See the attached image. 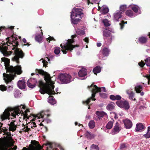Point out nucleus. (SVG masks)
<instances>
[{
  "label": "nucleus",
  "instance_id": "obj_46",
  "mask_svg": "<svg viewBox=\"0 0 150 150\" xmlns=\"http://www.w3.org/2000/svg\"><path fill=\"white\" fill-rule=\"evenodd\" d=\"M6 87L5 85H0V89L1 91H4L6 90Z\"/></svg>",
  "mask_w": 150,
  "mask_h": 150
},
{
  "label": "nucleus",
  "instance_id": "obj_42",
  "mask_svg": "<svg viewBox=\"0 0 150 150\" xmlns=\"http://www.w3.org/2000/svg\"><path fill=\"white\" fill-rule=\"evenodd\" d=\"M99 148L98 146L93 144L91 147V150H99Z\"/></svg>",
  "mask_w": 150,
  "mask_h": 150
},
{
  "label": "nucleus",
  "instance_id": "obj_30",
  "mask_svg": "<svg viewBox=\"0 0 150 150\" xmlns=\"http://www.w3.org/2000/svg\"><path fill=\"white\" fill-rule=\"evenodd\" d=\"M73 16H71V21L72 23L74 24H76L80 22L81 21V19L78 18H73Z\"/></svg>",
  "mask_w": 150,
  "mask_h": 150
},
{
  "label": "nucleus",
  "instance_id": "obj_9",
  "mask_svg": "<svg viewBox=\"0 0 150 150\" xmlns=\"http://www.w3.org/2000/svg\"><path fill=\"white\" fill-rule=\"evenodd\" d=\"M71 76L67 74H61L59 76L60 81L62 83H67L71 81Z\"/></svg>",
  "mask_w": 150,
  "mask_h": 150
},
{
  "label": "nucleus",
  "instance_id": "obj_36",
  "mask_svg": "<svg viewBox=\"0 0 150 150\" xmlns=\"http://www.w3.org/2000/svg\"><path fill=\"white\" fill-rule=\"evenodd\" d=\"M144 136L146 138H149L150 137V127H148L147 133L144 134Z\"/></svg>",
  "mask_w": 150,
  "mask_h": 150
},
{
  "label": "nucleus",
  "instance_id": "obj_12",
  "mask_svg": "<svg viewBox=\"0 0 150 150\" xmlns=\"http://www.w3.org/2000/svg\"><path fill=\"white\" fill-rule=\"evenodd\" d=\"M35 72L39 74L45 76L44 79L46 81L50 82L51 80V78L50 75L47 72L44 71L42 69H36Z\"/></svg>",
  "mask_w": 150,
  "mask_h": 150
},
{
  "label": "nucleus",
  "instance_id": "obj_49",
  "mask_svg": "<svg viewBox=\"0 0 150 150\" xmlns=\"http://www.w3.org/2000/svg\"><path fill=\"white\" fill-rule=\"evenodd\" d=\"M140 67H143L145 64H145V62H144L143 61L141 60L140 62H139L138 63Z\"/></svg>",
  "mask_w": 150,
  "mask_h": 150
},
{
  "label": "nucleus",
  "instance_id": "obj_21",
  "mask_svg": "<svg viewBox=\"0 0 150 150\" xmlns=\"http://www.w3.org/2000/svg\"><path fill=\"white\" fill-rule=\"evenodd\" d=\"M40 31H41V34L36 35L35 37V40L39 42H41L42 39L43 33H42V30H40Z\"/></svg>",
  "mask_w": 150,
  "mask_h": 150
},
{
  "label": "nucleus",
  "instance_id": "obj_29",
  "mask_svg": "<svg viewBox=\"0 0 150 150\" xmlns=\"http://www.w3.org/2000/svg\"><path fill=\"white\" fill-rule=\"evenodd\" d=\"M115 104L114 103H109L106 106V109L109 110H112L115 108Z\"/></svg>",
  "mask_w": 150,
  "mask_h": 150
},
{
  "label": "nucleus",
  "instance_id": "obj_55",
  "mask_svg": "<svg viewBox=\"0 0 150 150\" xmlns=\"http://www.w3.org/2000/svg\"><path fill=\"white\" fill-rule=\"evenodd\" d=\"M43 63V65L44 66H45L46 67L47 66V65L48 64V62L45 60H44L42 61Z\"/></svg>",
  "mask_w": 150,
  "mask_h": 150
},
{
  "label": "nucleus",
  "instance_id": "obj_50",
  "mask_svg": "<svg viewBox=\"0 0 150 150\" xmlns=\"http://www.w3.org/2000/svg\"><path fill=\"white\" fill-rule=\"evenodd\" d=\"M47 40L49 42H50V41L53 40L54 41H56V40L53 37L50 36L48 38H47Z\"/></svg>",
  "mask_w": 150,
  "mask_h": 150
},
{
  "label": "nucleus",
  "instance_id": "obj_13",
  "mask_svg": "<svg viewBox=\"0 0 150 150\" xmlns=\"http://www.w3.org/2000/svg\"><path fill=\"white\" fill-rule=\"evenodd\" d=\"M9 45H8V43L7 44V43L3 44L2 45L1 50V52L4 56H8L12 53V52L11 51L10 52L11 53H10L8 52L7 51V50H8L7 46H9Z\"/></svg>",
  "mask_w": 150,
  "mask_h": 150
},
{
  "label": "nucleus",
  "instance_id": "obj_48",
  "mask_svg": "<svg viewBox=\"0 0 150 150\" xmlns=\"http://www.w3.org/2000/svg\"><path fill=\"white\" fill-rule=\"evenodd\" d=\"M105 25L106 26H109L110 25V24L109 23L108 20H103V21Z\"/></svg>",
  "mask_w": 150,
  "mask_h": 150
},
{
  "label": "nucleus",
  "instance_id": "obj_59",
  "mask_svg": "<svg viewBox=\"0 0 150 150\" xmlns=\"http://www.w3.org/2000/svg\"><path fill=\"white\" fill-rule=\"evenodd\" d=\"M83 40L85 42H86L87 43H88L89 42V39L88 38L86 37Z\"/></svg>",
  "mask_w": 150,
  "mask_h": 150
},
{
  "label": "nucleus",
  "instance_id": "obj_54",
  "mask_svg": "<svg viewBox=\"0 0 150 150\" xmlns=\"http://www.w3.org/2000/svg\"><path fill=\"white\" fill-rule=\"evenodd\" d=\"M98 88H99L100 89V92L101 91H103L105 92H107V91H106L105 87H98Z\"/></svg>",
  "mask_w": 150,
  "mask_h": 150
},
{
  "label": "nucleus",
  "instance_id": "obj_60",
  "mask_svg": "<svg viewBox=\"0 0 150 150\" xmlns=\"http://www.w3.org/2000/svg\"><path fill=\"white\" fill-rule=\"evenodd\" d=\"M102 45L101 43L100 42L98 43H97V45L98 47H100Z\"/></svg>",
  "mask_w": 150,
  "mask_h": 150
},
{
  "label": "nucleus",
  "instance_id": "obj_61",
  "mask_svg": "<svg viewBox=\"0 0 150 150\" xmlns=\"http://www.w3.org/2000/svg\"><path fill=\"white\" fill-rule=\"evenodd\" d=\"M17 148V146H15L12 148V150H16Z\"/></svg>",
  "mask_w": 150,
  "mask_h": 150
},
{
  "label": "nucleus",
  "instance_id": "obj_22",
  "mask_svg": "<svg viewBox=\"0 0 150 150\" xmlns=\"http://www.w3.org/2000/svg\"><path fill=\"white\" fill-rule=\"evenodd\" d=\"M110 50L108 48L105 47L102 50V53L104 56H107L109 55Z\"/></svg>",
  "mask_w": 150,
  "mask_h": 150
},
{
  "label": "nucleus",
  "instance_id": "obj_41",
  "mask_svg": "<svg viewBox=\"0 0 150 150\" xmlns=\"http://www.w3.org/2000/svg\"><path fill=\"white\" fill-rule=\"evenodd\" d=\"M28 126L31 128H33V127H37L35 123L33 122H28Z\"/></svg>",
  "mask_w": 150,
  "mask_h": 150
},
{
  "label": "nucleus",
  "instance_id": "obj_43",
  "mask_svg": "<svg viewBox=\"0 0 150 150\" xmlns=\"http://www.w3.org/2000/svg\"><path fill=\"white\" fill-rule=\"evenodd\" d=\"M145 64L149 67H150V57H148L144 60Z\"/></svg>",
  "mask_w": 150,
  "mask_h": 150
},
{
  "label": "nucleus",
  "instance_id": "obj_33",
  "mask_svg": "<svg viewBox=\"0 0 150 150\" xmlns=\"http://www.w3.org/2000/svg\"><path fill=\"white\" fill-rule=\"evenodd\" d=\"M113 120L109 121L106 125V128L108 129H111L113 126Z\"/></svg>",
  "mask_w": 150,
  "mask_h": 150
},
{
  "label": "nucleus",
  "instance_id": "obj_28",
  "mask_svg": "<svg viewBox=\"0 0 150 150\" xmlns=\"http://www.w3.org/2000/svg\"><path fill=\"white\" fill-rule=\"evenodd\" d=\"M96 114L98 116V117L99 118L100 117H103L105 115H106L107 114L103 111H97L96 112Z\"/></svg>",
  "mask_w": 150,
  "mask_h": 150
},
{
  "label": "nucleus",
  "instance_id": "obj_20",
  "mask_svg": "<svg viewBox=\"0 0 150 150\" xmlns=\"http://www.w3.org/2000/svg\"><path fill=\"white\" fill-rule=\"evenodd\" d=\"M9 126V131L14 132L16 130L17 127V125H15L14 122H11L10 124H8Z\"/></svg>",
  "mask_w": 150,
  "mask_h": 150
},
{
  "label": "nucleus",
  "instance_id": "obj_40",
  "mask_svg": "<svg viewBox=\"0 0 150 150\" xmlns=\"http://www.w3.org/2000/svg\"><path fill=\"white\" fill-rule=\"evenodd\" d=\"M60 52V49L59 47H55L54 48V52L56 54H59Z\"/></svg>",
  "mask_w": 150,
  "mask_h": 150
},
{
  "label": "nucleus",
  "instance_id": "obj_16",
  "mask_svg": "<svg viewBox=\"0 0 150 150\" xmlns=\"http://www.w3.org/2000/svg\"><path fill=\"white\" fill-rule=\"evenodd\" d=\"M124 124L126 129H130L132 125V122L128 119H126L123 121Z\"/></svg>",
  "mask_w": 150,
  "mask_h": 150
},
{
  "label": "nucleus",
  "instance_id": "obj_39",
  "mask_svg": "<svg viewBox=\"0 0 150 150\" xmlns=\"http://www.w3.org/2000/svg\"><path fill=\"white\" fill-rule=\"evenodd\" d=\"M126 14L127 16L131 17L133 15V11L131 10H128L126 12Z\"/></svg>",
  "mask_w": 150,
  "mask_h": 150
},
{
  "label": "nucleus",
  "instance_id": "obj_11",
  "mask_svg": "<svg viewBox=\"0 0 150 150\" xmlns=\"http://www.w3.org/2000/svg\"><path fill=\"white\" fill-rule=\"evenodd\" d=\"M116 104L120 107L125 110H128L130 108V106L128 101L127 100H119L116 102Z\"/></svg>",
  "mask_w": 150,
  "mask_h": 150
},
{
  "label": "nucleus",
  "instance_id": "obj_37",
  "mask_svg": "<svg viewBox=\"0 0 150 150\" xmlns=\"http://www.w3.org/2000/svg\"><path fill=\"white\" fill-rule=\"evenodd\" d=\"M142 86L140 85H139L135 86V89L136 93H139L142 91L141 90L142 89Z\"/></svg>",
  "mask_w": 150,
  "mask_h": 150
},
{
  "label": "nucleus",
  "instance_id": "obj_34",
  "mask_svg": "<svg viewBox=\"0 0 150 150\" xmlns=\"http://www.w3.org/2000/svg\"><path fill=\"white\" fill-rule=\"evenodd\" d=\"M88 126L91 129H93L95 126V124L94 121L93 120H91L88 123Z\"/></svg>",
  "mask_w": 150,
  "mask_h": 150
},
{
  "label": "nucleus",
  "instance_id": "obj_6",
  "mask_svg": "<svg viewBox=\"0 0 150 150\" xmlns=\"http://www.w3.org/2000/svg\"><path fill=\"white\" fill-rule=\"evenodd\" d=\"M88 88L92 93L91 97L88 98L86 100L83 101V103H85L86 105H88L90 102L91 100H96L95 98H93L95 97L96 94L98 92H100V89L96 85H94L92 84L90 86H88Z\"/></svg>",
  "mask_w": 150,
  "mask_h": 150
},
{
  "label": "nucleus",
  "instance_id": "obj_19",
  "mask_svg": "<svg viewBox=\"0 0 150 150\" xmlns=\"http://www.w3.org/2000/svg\"><path fill=\"white\" fill-rule=\"evenodd\" d=\"M17 85L21 89H25L26 86L24 80H19L18 82Z\"/></svg>",
  "mask_w": 150,
  "mask_h": 150
},
{
  "label": "nucleus",
  "instance_id": "obj_25",
  "mask_svg": "<svg viewBox=\"0 0 150 150\" xmlns=\"http://www.w3.org/2000/svg\"><path fill=\"white\" fill-rule=\"evenodd\" d=\"M33 80H34L35 81V83H33V84H32L31 83H30V80H28L27 82V86H28L30 88H33L36 85V83H37V81L35 79H33Z\"/></svg>",
  "mask_w": 150,
  "mask_h": 150
},
{
  "label": "nucleus",
  "instance_id": "obj_3",
  "mask_svg": "<svg viewBox=\"0 0 150 150\" xmlns=\"http://www.w3.org/2000/svg\"><path fill=\"white\" fill-rule=\"evenodd\" d=\"M11 38L12 39L11 41L9 39L10 37H8L6 38L7 42L10 44L12 45V50L14 51V54L15 56L12 58V60L15 61L18 63H19V58H23L25 56V54L23 51L18 48V42L17 41L18 40V38L16 35L15 34H13L11 36Z\"/></svg>",
  "mask_w": 150,
  "mask_h": 150
},
{
  "label": "nucleus",
  "instance_id": "obj_4",
  "mask_svg": "<svg viewBox=\"0 0 150 150\" xmlns=\"http://www.w3.org/2000/svg\"><path fill=\"white\" fill-rule=\"evenodd\" d=\"M39 86L40 87V91L42 94L45 93L50 95L48 100L50 104L54 105L55 103V100L53 98L52 96L51 95H54L56 94L54 90V86L52 84H48L44 83L42 81H39Z\"/></svg>",
  "mask_w": 150,
  "mask_h": 150
},
{
  "label": "nucleus",
  "instance_id": "obj_35",
  "mask_svg": "<svg viewBox=\"0 0 150 150\" xmlns=\"http://www.w3.org/2000/svg\"><path fill=\"white\" fill-rule=\"evenodd\" d=\"M76 33L77 35H81L85 34V31L84 30H83L80 29H78L76 30Z\"/></svg>",
  "mask_w": 150,
  "mask_h": 150
},
{
  "label": "nucleus",
  "instance_id": "obj_44",
  "mask_svg": "<svg viewBox=\"0 0 150 150\" xmlns=\"http://www.w3.org/2000/svg\"><path fill=\"white\" fill-rule=\"evenodd\" d=\"M109 11V9L107 8H105L102 10L101 11V12L102 13L105 14L107 13Z\"/></svg>",
  "mask_w": 150,
  "mask_h": 150
},
{
  "label": "nucleus",
  "instance_id": "obj_32",
  "mask_svg": "<svg viewBox=\"0 0 150 150\" xmlns=\"http://www.w3.org/2000/svg\"><path fill=\"white\" fill-rule=\"evenodd\" d=\"M49 111V110H47V111H42L40 114L41 117L43 118L44 117V115H46L47 117H50V114L46 113L48 112Z\"/></svg>",
  "mask_w": 150,
  "mask_h": 150
},
{
  "label": "nucleus",
  "instance_id": "obj_47",
  "mask_svg": "<svg viewBox=\"0 0 150 150\" xmlns=\"http://www.w3.org/2000/svg\"><path fill=\"white\" fill-rule=\"evenodd\" d=\"M99 95L101 98H106L108 96V95L107 94L103 93H100Z\"/></svg>",
  "mask_w": 150,
  "mask_h": 150
},
{
  "label": "nucleus",
  "instance_id": "obj_31",
  "mask_svg": "<svg viewBox=\"0 0 150 150\" xmlns=\"http://www.w3.org/2000/svg\"><path fill=\"white\" fill-rule=\"evenodd\" d=\"M101 68L100 66H97L93 69V72L95 74L99 73L101 71Z\"/></svg>",
  "mask_w": 150,
  "mask_h": 150
},
{
  "label": "nucleus",
  "instance_id": "obj_8",
  "mask_svg": "<svg viewBox=\"0 0 150 150\" xmlns=\"http://www.w3.org/2000/svg\"><path fill=\"white\" fill-rule=\"evenodd\" d=\"M83 16L84 13L82 9L78 8H74L72 10L70 16L79 17L82 18Z\"/></svg>",
  "mask_w": 150,
  "mask_h": 150
},
{
  "label": "nucleus",
  "instance_id": "obj_62",
  "mask_svg": "<svg viewBox=\"0 0 150 150\" xmlns=\"http://www.w3.org/2000/svg\"><path fill=\"white\" fill-rule=\"evenodd\" d=\"M34 78H33L32 79H29V80H30V82H33V83H35V81L34 80H33V79Z\"/></svg>",
  "mask_w": 150,
  "mask_h": 150
},
{
  "label": "nucleus",
  "instance_id": "obj_64",
  "mask_svg": "<svg viewBox=\"0 0 150 150\" xmlns=\"http://www.w3.org/2000/svg\"><path fill=\"white\" fill-rule=\"evenodd\" d=\"M44 127L45 128V132H47L48 131V129H47V127L45 126H44Z\"/></svg>",
  "mask_w": 150,
  "mask_h": 150
},
{
  "label": "nucleus",
  "instance_id": "obj_38",
  "mask_svg": "<svg viewBox=\"0 0 150 150\" xmlns=\"http://www.w3.org/2000/svg\"><path fill=\"white\" fill-rule=\"evenodd\" d=\"M127 8V6L126 5H123L120 6V11L122 12V13L124 12Z\"/></svg>",
  "mask_w": 150,
  "mask_h": 150
},
{
  "label": "nucleus",
  "instance_id": "obj_63",
  "mask_svg": "<svg viewBox=\"0 0 150 150\" xmlns=\"http://www.w3.org/2000/svg\"><path fill=\"white\" fill-rule=\"evenodd\" d=\"M23 41L25 43H27L26 40V39L25 38H23Z\"/></svg>",
  "mask_w": 150,
  "mask_h": 150
},
{
  "label": "nucleus",
  "instance_id": "obj_53",
  "mask_svg": "<svg viewBox=\"0 0 150 150\" xmlns=\"http://www.w3.org/2000/svg\"><path fill=\"white\" fill-rule=\"evenodd\" d=\"M0 129H2L4 131H6L7 130V129H6V128L5 127H3L2 128H1L2 127V125H3V124L0 123Z\"/></svg>",
  "mask_w": 150,
  "mask_h": 150
},
{
  "label": "nucleus",
  "instance_id": "obj_2",
  "mask_svg": "<svg viewBox=\"0 0 150 150\" xmlns=\"http://www.w3.org/2000/svg\"><path fill=\"white\" fill-rule=\"evenodd\" d=\"M25 105H21L20 106H17L14 107L13 108H11L6 110H5L3 114L1 115L0 118L2 121L8 119H10L9 117L11 115L10 112L11 114V116L14 117L16 118V115H18L21 114L22 116H23V119L25 120L29 119L30 117L32 116H34L32 114H31L29 116L28 114L30 112L29 109H27L24 112L22 110V109H25Z\"/></svg>",
  "mask_w": 150,
  "mask_h": 150
},
{
  "label": "nucleus",
  "instance_id": "obj_5",
  "mask_svg": "<svg viewBox=\"0 0 150 150\" xmlns=\"http://www.w3.org/2000/svg\"><path fill=\"white\" fill-rule=\"evenodd\" d=\"M77 36L76 35H71V39H69L67 40V42L64 45H63L62 44L60 45V46L62 49L61 51L63 54H66L68 51L71 52L74 48L79 46V45H74L72 44L74 42V38Z\"/></svg>",
  "mask_w": 150,
  "mask_h": 150
},
{
  "label": "nucleus",
  "instance_id": "obj_51",
  "mask_svg": "<svg viewBox=\"0 0 150 150\" xmlns=\"http://www.w3.org/2000/svg\"><path fill=\"white\" fill-rule=\"evenodd\" d=\"M132 9L135 13H137L138 11V8L136 6L132 7Z\"/></svg>",
  "mask_w": 150,
  "mask_h": 150
},
{
  "label": "nucleus",
  "instance_id": "obj_27",
  "mask_svg": "<svg viewBox=\"0 0 150 150\" xmlns=\"http://www.w3.org/2000/svg\"><path fill=\"white\" fill-rule=\"evenodd\" d=\"M85 136L87 139H91L93 138L96 135L93 134H92L88 131H86L85 133Z\"/></svg>",
  "mask_w": 150,
  "mask_h": 150
},
{
  "label": "nucleus",
  "instance_id": "obj_17",
  "mask_svg": "<svg viewBox=\"0 0 150 150\" xmlns=\"http://www.w3.org/2000/svg\"><path fill=\"white\" fill-rule=\"evenodd\" d=\"M145 128V127L141 123H137L136 124V128L135 131L136 132L141 131L142 130Z\"/></svg>",
  "mask_w": 150,
  "mask_h": 150
},
{
  "label": "nucleus",
  "instance_id": "obj_23",
  "mask_svg": "<svg viewBox=\"0 0 150 150\" xmlns=\"http://www.w3.org/2000/svg\"><path fill=\"white\" fill-rule=\"evenodd\" d=\"M138 40L139 43L141 44H144L147 42V38L146 37H141L139 38Z\"/></svg>",
  "mask_w": 150,
  "mask_h": 150
},
{
  "label": "nucleus",
  "instance_id": "obj_1",
  "mask_svg": "<svg viewBox=\"0 0 150 150\" xmlns=\"http://www.w3.org/2000/svg\"><path fill=\"white\" fill-rule=\"evenodd\" d=\"M1 61L4 62L6 72L9 74L4 73L3 74L4 79L6 84L11 82L17 75L21 74L23 72L21 67L20 65H17L15 67L10 66V59L4 57L1 58Z\"/></svg>",
  "mask_w": 150,
  "mask_h": 150
},
{
  "label": "nucleus",
  "instance_id": "obj_58",
  "mask_svg": "<svg viewBox=\"0 0 150 150\" xmlns=\"http://www.w3.org/2000/svg\"><path fill=\"white\" fill-rule=\"evenodd\" d=\"M146 77L148 80V84H150V76H148V75H146Z\"/></svg>",
  "mask_w": 150,
  "mask_h": 150
},
{
  "label": "nucleus",
  "instance_id": "obj_18",
  "mask_svg": "<svg viewBox=\"0 0 150 150\" xmlns=\"http://www.w3.org/2000/svg\"><path fill=\"white\" fill-rule=\"evenodd\" d=\"M87 74V70L85 68H82L78 72V74L79 76L81 77H84Z\"/></svg>",
  "mask_w": 150,
  "mask_h": 150
},
{
  "label": "nucleus",
  "instance_id": "obj_7",
  "mask_svg": "<svg viewBox=\"0 0 150 150\" xmlns=\"http://www.w3.org/2000/svg\"><path fill=\"white\" fill-rule=\"evenodd\" d=\"M31 143V144L29 145V148L23 147L22 150H41V147L38 142L32 140Z\"/></svg>",
  "mask_w": 150,
  "mask_h": 150
},
{
  "label": "nucleus",
  "instance_id": "obj_52",
  "mask_svg": "<svg viewBox=\"0 0 150 150\" xmlns=\"http://www.w3.org/2000/svg\"><path fill=\"white\" fill-rule=\"evenodd\" d=\"M51 122V120L48 118L45 119L43 120L42 122H46L47 123H50Z\"/></svg>",
  "mask_w": 150,
  "mask_h": 150
},
{
  "label": "nucleus",
  "instance_id": "obj_57",
  "mask_svg": "<svg viewBox=\"0 0 150 150\" xmlns=\"http://www.w3.org/2000/svg\"><path fill=\"white\" fill-rule=\"evenodd\" d=\"M94 3L96 4H99L100 0H93Z\"/></svg>",
  "mask_w": 150,
  "mask_h": 150
},
{
  "label": "nucleus",
  "instance_id": "obj_14",
  "mask_svg": "<svg viewBox=\"0 0 150 150\" xmlns=\"http://www.w3.org/2000/svg\"><path fill=\"white\" fill-rule=\"evenodd\" d=\"M122 12L119 10L116 11L113 14L114 19L115 21H119V19L122 17Z\"/></svg>",
  "mask_w": 150,
  "mask_h": 150
},
{
  "label": "nucleus",
  "instance_id": "obj_15",
  "mask_svg": "<svg viewBox=\"0 0 150 150\" xmlns=\"http://www.w3.org/2000/svg\"><path fill=\"white\" fill-rule=\"evenodd\" d=\"M121 129L118 122H117L114 126L113 129L111 131V134L112 135H114L116 133L119 132Z\"/></svg>",
  "mask_w": 150,
  "mask_h": 150
},
{
  "label": "nucleus",
  "instance_id": "obj_56",
  "mask_svg": "<svg viewBox=\"0 0 150 150\" xmlns=\"http://www.w3.org/2000/svg\"><path fill=\"white\" fill-rule=\"evenodd\" d=\"M125 144H121L120 146V149H122L125 147Z\"/></svg>",
  "mask_w": 150,
  "mask_h": 150
},
{
  "label": "nucleus",
  "instance_id": "obj_26",
  "mask_svg": "<svg viewBox=\"0 0 150 150\" xmlns=\"http://www.w3.org/2000/svg\"><path fill=\"white\" fill-rule=\"evenodd\" d=\"M126 92L127 94L129 95V99L134 100H136L135 98H134V99H133L134 97V93L133 91L130 90H127L126 91Z\"/></svg>",
  "mask_w": 150,
  "mask_h": 150
},
{
  "label": "nucleus",
  "instance_id": "obj_45",
  "mask_svg": "<svg viewBox=\"0 0 150 150\" xmlns=\"http://www.w3.org/2000/svg\"><path fill=\"white\" fill-rule=\"evenodd\" d=\"M127 21H126L125 22L124 21H121V22L120 23V29H123L124 26V24L125 23L127 24Z\"/></svg>",
  "mask_w": 150,
  "mask_h": 150
},
{
  "label": "nucleus",
  "instance_id": "obj_10",
  "mask_svg": "<svg viewBox=\"0 0 150 150\" xmlns=\"http://www.w3.org/2000/svg\"><path fill=\"white\" fill-rule=\"evenodd\" d=\"M103 36L105 42L108 44L110 43L112 41V35L110 31L107 30H104L103 31Z\"/></svg>",
  "mask_w": 150,
  "mask_h": 150
},
{
  "label": "nucleus",
  "instance_id": "obj_24",
  "mask_svg": "<svg viewBox=\"0 0 150 150\" xmlns=\"http://www.w3.org/2000/svg\"><path fill=\"white\" fill-rule=\"evenodd\" d=\"M121 97L119 95L114 96V95H112L110 96V99L112 100H119L121 99Z\"/></svg>",
  "mask_w": 150,
  "mask_h": 150
}]
</instances>
